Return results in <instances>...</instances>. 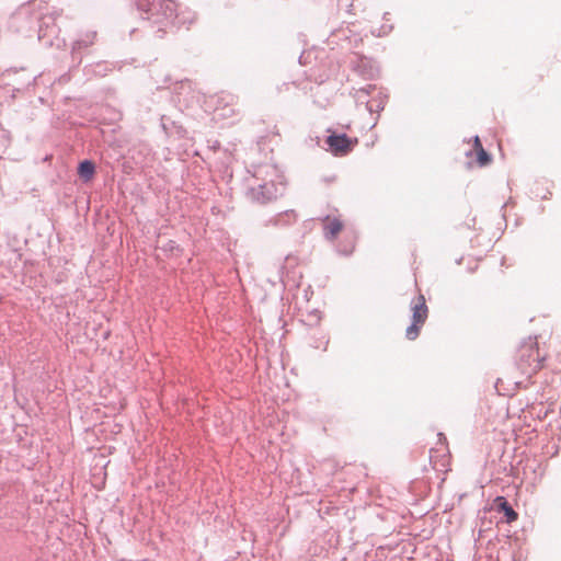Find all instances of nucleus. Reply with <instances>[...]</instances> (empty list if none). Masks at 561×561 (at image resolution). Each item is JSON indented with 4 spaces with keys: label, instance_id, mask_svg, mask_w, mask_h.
Segmentation results:
<instances>
[{
    "label": "nucleus",
    "instance_id": "1",
    "mask_svg": "<svg viewBox=\"0 0 561 561\" xmlns=\"http://www.w3.org/2000/svg\"><path fill=\"white\" fill-rule=\"evenodd\" d=\"M546 355L540 354L536 337H528L516 351L515 365L522 376L531 377L542 367Z\"/></svg>",
    "mask_w": 561,
    "mask_h": 561
},
{
    "label": "nucleus",
    "instance_id": "2",
    "mask_svg": "<svg viewBox=\"0 0 561 561\" xmlns=\"http://www.w3.org/2000/svg\"><path fill=\"white\" fill-rule=\"evenodd\" d=\"M428 309L423 295H420L417 301L413 306L412 324L407 329L405 335L409 340H415L422 325L427 319Z\"/></svg>",
    "mask_w": 561,
    "mask_h": 561
},
{
    "label": "nucleus",
    "instance_id": "3",
    "mask_svg": "<svg viewBox=\"0 0 561 561\" xmlns=\"http://www.w3.org/2000/svg\"><path fill=\"white\" fill-rule=\"evenodd\" d=\"M438 442L435 448L431 449L430 461L434 469H445L449 465V451L446 437L443 433L437 435Z\"/></svg>",
    "mask_w": 561,
    "mask_h": 561
},
{
    "label": "nucleus",
    "instance_id": "4",
    "mask_svg": "<svg viewBox=\"0 0 561 561\" xmlns=\"http://www.w3.org/2000/svg\"><path fill=\"white\" fill-rule=\"evenodd\" d=\"M327 144L335 156H345L356 146L357 139H351L345 134H332L327 138Z\"/></svg>",
    "mask_w": 561,
    "mask_h": 561
},
{
    "label": "nucleus",
    "instance_id": "5",
    "mask_svg": "<svg viewBox=\"0 0 561 561\" xmlns=\"http://www.w3.org/2000/svg\"><path fill=\"white\" fill-rule=\"evenodd\" d=\"M324 236L333 240L343 229V222L337 217H325L323 220Z\"/></svg>",
    "mask_w": 561,
    "mask_h": 561
},
{
    "label": "nucleus",
    "instance_id": "6",
    "mask_svg": "<svg viewBox=\"0 0 561 561\" xmlns=\"http://www.w3.org/2000/svg\"><path fill=\"white\" fill-rule=\"evenodd\" d=\"M494 504L499 512L504 513L507 523H513L517 520L518 514L513 510V507L508 504L504 496H496L494 500Z\"/></svg>",
    "mask_w": 561,
    "mask_h": 561
},
{
    "label": "nucleus",
    "instance_id": "7",
    "mask_svg": "<svg viewBox=\"0 0 561 561\" xmlns=\"http://www.w3.org/2000/svg\"><path fill=\"white\" fill-rule=\"evenodd\" d=\"M94 172L95 168L93 162L85 160L79 164L78 173L84 181H90Z\"/></svg>",
    "mask_w": 561,
    "mask_h": 561
},
{
    "label": "nucleus",
    "instance_id": "8",
    "mask_svg": "<svg viewBox=\"0 0 561 561\" xmlns=\"http://www.w3.org/2000/svg\"><path fill=\"white\" fill-rule=\"evenodd\" d=\"M477 160H478V163L479 165L481 167H484L486 164H489V162L491 161V158L490 156L488 154V152L482 148H479L477 150Z\"/></svg>",
    "mask_w": 561,
    "mask_h": 561
},
{
    "label": "nucleus",
    "instance_id": "9",
    "mask_svg": "<svg viewBox=\"0 0 561 561\" xmlns=\"http://www.w3.org/2000/svg\"><path fill=\"white\" fill-rule=\"evenodd\" d=\"M479 148H482L481 141L479 137L474 138V149L478 150Z\"/></svg>",
    "mask_w": 561,
    "mask_h": 561
}]
</instances>
